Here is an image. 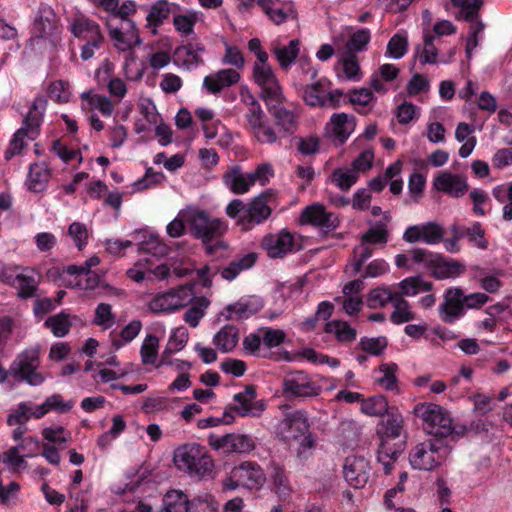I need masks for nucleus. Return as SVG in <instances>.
<instances>
[{
	"label": "nucleus",
	"mask_w": 512,
	"mask_h": 512,
	"mask_svg": "<svg viewBox=\"0 0 512 512\" xmlns=\"http://www.w3.org/2000/svg\"><path fill=\"white\" fill-rule=\"evenodd\" d=\"M377 427V435L381 439L377 451V460L382 463L384 472L390 473L392 464L402 454L406 446L403 417L395 408H391Z\"/></svg>",
	"instance_id": "nucleus-1"
},
{
	"label": "nucleus",
	"mask_w": 512,
	"mask_h": 512,
	"mask_svg": "<svg viewBox=\"0 0 512 512\" xmlns=\"http://www.w3.org/2000/svg\"><path fill=\"white\" fill-rule=\"evenodd\" d=\"M187 223L191 234L202 241L208 255L227 249V243L219 239L227 230L223 220L211 218L204 210H192L188 215Z\"/></svg>",
	"instance_id": "nucleus-2"
},
{
	"label": "nucleus",
	"mask_w": 512,
	"mask_h": 512,
	"mask_svg": "<svg viewBox=\"0 0 512 512\" xmlns=\"http://www.w3.org/2000/svg\"><path fill=\"white\" fill-rule=\"evenodd\" d=\"M279 433L285 443L297 444L298 457L306 459L309 456L315 442L304 410H297L286 416L279 424Z\"/></svg>",
	"instance_id": "nucleus-3"
},
{
	"label": "nucleus",
	"mask_w": 512,
	"mask_h": 512,
	"mask_svg": "<svg viewBox=\"0 0 512 512\" xmlns=\"http://www.w3.org/2000/svg\"><path fill=\"white\" fill-rule=\"evenodd\" d=\"M174 463L179 470L198 479L211 474L214 462L204 447L197 443L185 444L174 452Z\"/></svg>",
	"instance_id": "nucleus-4"
},
{
	"label": "nucleus",
	"mask_w": 512,
	"mask_h": 512,
	"mask_svg": "<svg viewBox=\"0 0 512 512\" xmlns=\"http://www.w3.org/2000/svg\"><path fill=\"white\" fill-rule=\"evenodd\" d=\"M450 452L447 440L429 438L410 451L409 462L414 469L431 471L442 465Z\"/></svg>",
	"instance_id": "nucleus-5"
},
{
	"label": "nucleus",
	"mask_w": 512,
	"mask_h": 512,
	"mask_svg": "<svg viewBox=\"0 0 512 512\" xmlns=\"http://www.w3.org/2000/svg\"><path fill=\"white\" fill-rule=\"evenodd\" d=\"M46 106L47 100L45 98L37 97L34 100L28 114L23 120L22 127L14 133L9 147L4 153L6 160H10L24 149L26 146L24 142L25 137H29L33 140L39 134V127Z\"/></svg>",
	"instance_id": "nucleus-6"
},
{
	"label": "nucleus",
	"mask_w": 512,
	"mask_h": 512,
	"mask_svg": "<svg viewBox=\"0 0 512 512\" xmlns=\"http://www.w3.org/2000/svg\"><path fill=\"white\" fill-rule=\"evenodd\" d=\"M413 413L423 421L424 430L432 438L447 440V437L452 434V418L442 406L434 403H419L414 407Z\"/></svg>",
	"instance_id": "nucleus-7"
},
{
	"label": "nucleus",
	"mask_w": 512,
	"mask_h": 512,
	"mask_svg": "<svg viewBox=\"0 0 512 512\" xmlns=\"http://www.w3.org/2000/svg\"><path fill=\"white\" fill-rule=\"evenodd\" d=\"M39 365V348L33 347L19 354L11 364L9 371L13 377L25 381L31 386H38L45 380L44 376L37 372Z\"/></svg>",
	"instance_id": "nucleus-8"
},
{
	"label": "nucleus",
	"mask_w": 512,
	"mask_h": 512,
	"mask_svg": "<svg viewBox=\"0 0 512 512\" xmlns=\"http://www.w3.org/2000/svg\"><path fill=\"white\" fill-rule=\"evenodd\" d=\"M282 390L289 400H305L320 395L322 387L314 382L304 371H295L289 373L284 378Z\"/></svg>",
	"instance_id": "nucleus-9"
},
{
	"label": "nucleus",
	"mask_w": 512,
	"mask_h": 512,
	"mask_svg": "<svg viewBox=\"0 0 512 512\" xmlns=\"http://www.w3.org/2000/svg\"><path fill=\"white\" fill-rule=\"evenodd\" d=\"M194 298V284H186L154 297L149 309L154 313L172 312L186 307Z\"/></svg>",
	"instance_id": "nucleus-10"
},
{
	"label": "nucleus",
	"mask_w": 512,
	"mask_h": 512,
	"mask_svg": "<svg viewBox=\"0 0 512 512\" xmlns=\"http://www.w3.org/2000/svg\"><path fill=\"white\" fill-rule=\"evenodd\" d=\"M257 392L254 385L245 386L244 391L234 395L236 404H229L228 409L241 417H260L266 409L264 400L256 401Z\"/></svg>",
	"instance_id": "nucleus-11"
},
{
	"label": "nucleus",
	"mask_w": 512,
	"mask_h": 512,
	"mask_svg": "<svg viewBox=\"0 0 512 512\" xmlns=\"http://www.w3.org/2000/svg\"><path fill=\"white\" fill-rule=\"evenodd\" d=\"M466 313L462 300V289L448 288L443 295V302L439 305L438 314L442 322L453 324Z\"/></svg>",
	"instance_id": "nucleus-12"
},
{
	"label": "nucleus",
	"mask_w": 512,
	"mask_h": 512,
	"mask_svg": "<svg viewBox=\"0 0 512 512\" xmlns=\"http://www.w3.org/2000/svg\"><path fill=\"white\" fill-rule=\"evenodd\" d=\"M343 474L351 487L364 488L370 478L369 462L362 456L347 457L343 466Z\"/></svg>",
	"instance_id": "nucleus-13"
},
{
	"label": "nucleus",
	"mask_w": 512,
	"mask_h": 512,
	"mask_svg": "<svg viewBox=\"0 0 512 512\" xmlns=\"http://www.w3.org/2000/svg\"><path fill=\"white\" fill-rule=\"evenodd\" d=\"M302 225L311 224L324 229L326 232L333 231L339 226L338 217L326 211L320 204H313L303 209L299 219Z\"/></svg>",
	"instance_id": "nucleus-14"
},
{
	"label": "nucleus",
	"mask_w": 512,
	"mask_h": 512,
	"mask_svg": "<svg viewBox=\"0 0 512 512\" xmlns=\"http://www.w3.org/2000/svg\"><path fill=\"white\" fill-rule=\"evenodd\" d=\"M210 445L223 453H249L255 449V442L252 437L246 434H226L220 437L211 436Z\"/></svg>",
	"instance_id": "nucleus-15"
},
{
	"label": "nucleus",
	"mask_w": 512,
	"mask_h": 512,
	"mask_svg": "<svg viewBox=\"0 0 512 512\" xmlns=\"http://www.w3.org/2000/svg\"><path fill=\"white\" fill-rule=\"evenodd\" d=\"M267 193L256 196L249 204L245 214L238 218V224L248 230L255 224H260L271 215V208L267 205Z\"/></svg>",
	"instance_id": "nucleus-16"
},
{
	"label": "nucleus",
	"mask_w": 512,
	"mask_h": 512,
	"mask_svg": "<svg viewBox=\"0 0 512 512\" xmlns=\"http://www.w3.org/2000/svg\"><path fill=\"white\" fill-rule=\"evenodd\" d=\"M234 477L241 478L242 486L250 490H259L266 482V475L263 469L254 461H244L235 466Z\"/></svg>",
	"instance_id": "nucleus-17"
},
{
	"label": "nucleus",
	"mask_w": 512,
	"mask_h": 512,
	"mask_svg": "<svg viewBox=\"0 0 512 512\" xmlns=\"http://www.w3.org/2000/svg\"><path fill=\"white\" fill-rule=\"evenodd\" d=\"M433 187L455 198L462 197L469 188L465 176L451 172H441L435 177Z\"/></svg>",
	"instance_id": "nucleus-18"
},
{
	"label": "nucleus",
	"mask_w": 512,
	"mask_h": 512,
	"mask_svg": "<svg viewBox=\"0 0 512 512\" xmlns=\"http://www.w3.org/2000/svg\"><path fill=\"white\" fill-rule=\"evenodd\" d=\"M262 247L270 258H283L287 253L294 251V238L289 232L278 235H267L262 240Z\"/></svg>",
	"instance_id": "nucleus-19"
},
{
	"label": "nucleus",
	"mask_w": 512,
	"mask_h": 512,
	"mask_svg": "<svg viewBox=\"0 0 512 512\" xmlns=\"http://www.w3.org/2000/svg\"><path fill=\"white\" fill-rule=\"evenodd\" d=\"M250 133L261 144H273L277 141V134L273 127L267 124L265 112H261L246 119Z\"/></svg>",
	"instance_id": "nucleus-20"
},
{
	"label": "nucleus",
	"mask_w": 512,
	"mask_h": 512,
	"mask_svg": "<svg viewBox=\"0 0 512 512\" xmlns=\"http://www.w3.org/2000/svg\"><path fill=\"white\" fill-rule=\"evenodd\" d=\"M429 269L432 270L431 275L434 278L444 280L461 275L465 271V266L459 261L436 253Z\"/></svg>",
	"instance_id": "nucleus-21"
},
{
	"label": "nucleus",
	"mask_w": 512,
	"mask_h": 512,
	"mask_svg": "<svg viewBox=\"0 0 512 512\" xmlns=\"http://www.w3.org/2000/svg\"><path fill=\"white\" fill-rule=\"evenodd\" d=\"M240 80V74L234 69H223L208 75L203 80V86L211 94L220 93L225 87H230Z\"/></svg>",
	"instance_id": "nucleus-22"
},
{
	"label": "nucleus",
	"mask_w": 512,
	"mask_h": 512,
	"mask_svg": "<svg viewBox=\"0 0 512 512\" xmlns=\"http://www.w3.org/2000/svg\"><path fill=\"white\" fill-rule=\"evenodd\" d=\"M330 124L334 139L339 145L345 143L355 128V117L346 113H335L331 116Z\"/></svg>",
	"instance_id": "nucleus-23"
},
{
	"label": "nucleus",
	"mask_w": 512,
	"mask_h": 512,
	"mask_svg": "<svg viewBox=\"0 0 512 512\" xmlns=\"http://www.w3.org/2000/svg\"><path fill=\"white\" fill-rule=\"evenodd\" d=\"M72 34L80 39H104L100 27L94 21L84 17L78 16L71 23Z\"/></svg>",
	"instance_id": "nucleus-24"
},
{
	"label": "nucleus",
	"mask_w": 512,
	"mask_h": 512,
	"mask_svg": "<svg viewBox=\"0 0 512 512\" xmlns=\"http://www.w3.org/2000/svg\"><path fill=\"white\" fill-rule=\"evenodd\" d=\"M163 505L166 512H192L195 502L181 490L173 489L164 495Z\"/></svg>",
	"instance_id": "nucleus-25"
},
{
	"label": "nucleus",
	"mask_w": 512,
	"mask_h": 512,
	"mask_svg": "<svg viewBox=\"0 0 512 512\" xmlns=\"http://www.w3.org/2000/svg\"><path fill=\"white\" fill-rule=\"evenodd\" d=\"M250 174H243L237 166L224 174V182L235 194L246 193L254 185Z\"/></svg>",
	"instance_id": "nucleus-26"
},
{
	"label": "nucleus",
	"mask_w": 512,
	"mask_h": 512,
	"mask_svg": "<svg viewBox=\"0 0 512 512\" xmlns=\"http://www.w3.org/2000/svg\"><path fill=\"white\" fill-rule=\"evenodd\" d=\"M298 92L301 93L304 102L312 107L326 105V97L321 81H316L310 85L295 84Z\"/></svg>",
	"instance_id": "nucleus-27"
},
{
	"label": "nucleus",
	"mask_w": 512,
	"mask_h": 512,
	"mask_svg": "<svg viewBox=\"0 0 512 512\" xmlns=\"http://www.w3.org/2000/svg\"><path fill=\"white\" fill-rule=\"evenodd\" d=\"M258 259V254L256 252H250L236 260L231 261L226 267H224L221 271V276L228 280H234L242 271L247 270L254 266Z\"/></svg>",
	"instance_id": "nucleus-28"
},
{
	"label": "nucleus",
	"mask_w": 512,
	"mask_h": 512,
	"mask_svg": "<svg viewBox=\"0 0 512 512\" xmlns=\"http://www.w3.org/2000/svg\"><path fill=\"white\" fill-rule=\"evenodd\" d=\"M50 171L44 163L30 165L28 175V189L32 192H42L49 181Z\"/></svg>",
	"instance_id": "nucleus-29"
},
{
	"label": "nucleus",
	"mask_w": 512,
	"mask_h": 512,
	"mask_svg": "<svg viewBox=\"0 0 512 512\" xmlns=\"http://www.w3.org/2000/svg\"><path fill=\"white\" fill-rule=\"evenodd\" d=\"M239 330L234 325H225L213 338V343L224 353L231 352L238 343Z\"/></svg>",
	"instance_id": "nucleus-30"
},
{
	"label": "nucleus",
	"mask_w": 512,
	"mask_h": 512,
	"mask_svg": "<svg viewBox=\"0 0 512 512\" xmlns=\"http://www.w3.org/2000/svg\"><path fill=\"white\" fill-rule=\"evenodd\" d=\"M269 113L274 117L276 124L287 134H293L297 130V115L280 105H276L269 110Z\"/></svg>",
	"instance_id": "nucleus-31"
},
{
	"label": "nucleus",
	"mask_w": 512,
	"mask_h": 512,
	"mask_svg": "<svg viewBox=\"0 0 512 512\" xmlns=\"http://www.w3.org/2000/svg\"><path fill=\"white\" fill-rule=\"evenodd\" d=\"M109 36L114 41V46L122 52L133 49L142 43L141 38H136L135 35L129 32H124L121 29H117L111 23H107Z\"/></svg>",
	"instance_id": "nucleus-32"
},
{
	"label": "nucleus",
	"mask_w": 512,
	"mask_h": 512,
	"mask_svg": "<svg viewBox=\"0 0 512 512\" xmlns=\"http://www.w3.org/2000/svg\"><path fill=\"white\" fill-rule=\"evenodd\" d=\"M325 332L333 333L339 342L350 343L356 339L357 331L343 320H332L325 324Z\"/></svg>",
	"instance_id": "nucleus-33"
},
{
	"label": "nucleus",
	"mask_w": 512,
	"mask_h": 512,
	"mask_svg": "<svg viewBox=\"0 0 512 512\" xmlns=\"http://www.w3.org/2000/svg\"><path fill=\"white\" fill-rule=\"evenodd\" d=\"M300 41L293 39L287 46L275 47L272 52L282 69L287 70L296 60L299 54Z\"/></svg>",
	"instance_id": "nucleus-34"
},
{
	"label": "nucleus",
	"mask_w": 512,
	"mask_h": 512,
	"mask_svg": "<svg viewBox=\"0 0 512 512\" xmlns=\"http://www.w3.org/2000/svg\"><path fill=\"white\" fill-rule=\"evenodd\" d=\"M361 411L369 416L383 417L390 409L385 396L375 395L362 400Z\"/></svg>",
	"instance_id": "nucleus-35"
},
{
	"label": "nucleus",
	"mask_w": 512,
	"mask_h": 512,
	"mask_svg": "<svg viewBox=\"0 0 512 512\" xmlns=\"http://www.w3.org/2000/svg\"><path fill=\"white\" fill-rule=\"evenodd\" d=\"M191 303V307L184 314V321L195 328L204 317L205 311L210 305V301L205 296H201L199 298L195 297Z\"/></svg>",
	"instance_id": "nucleus-36"
},
{
	"label": "nucleus",
	"mask_w": 512,
	"mask_h": 512,
	"mask_svg": "<svg viewBox=\"0 0 512 512\" xmlns=\"http://www.w3.org/2000/svg\"><path fill=\"white\" fill-rule=\"evenodd\" d=\"M170 14V3L167 0H158L154 3L146 17L148 26H153V34L157 33L156 28L160 26Z\"/></svg>",
	"instance_id": "nucleus-37"
},
{
	"label": "nucleus",
	"mask_w": 512,
	"mask_h": 512,
	"mask_svg": "<svg viewBox=\"0 0 512 512\" xmlns=\"http://www.w3.org/2000/svg\"><path fill=\"white\" fill-rule=\"evenodd\" d=\"M260 88L261 92L259 97L265 102L268 111L274 108L276 105L283 103L285 98L278 81L260 86Z\"/></svg>",
	"instance_id": "nucleus-38"
},
{
	"label": "nucleus",
	"mask_w": 512,
	"mask_h": 512,
	"mask_svg": "<svg viewBox=\"0 0 512 512\" xmlns=\"http://www.w3.org/2000/svg\"><path fill=\"white\" fill-rule=\"evenodd\" d=\"M394 311L391 313L390 319L394 324H402L415 319V313L410 310V304L401 294L396 296L393 301Z\"/></svg>",
	"instance_id": "nucleus-39"
},
{
	"label": "nucleus",
	"mask_w": 512,
	"mask_h": 512,
	"mask_svg": "<svg viewBox=\"0 0 512 512\" xmlns=\"http://www.w3.org/2000/svg\"><path fill=\"white\" fill-rule=\"evenodd\" d=\"M397 295H399L397 292H391L390 289L386 287L372 289L366 300L367 306L371 309L384 307L390 302L393 303Z\"/></svg>",
	"instance_id": "nucleus-40"
},
{
	"label": "nucleus",
	"mask_w": 512,
	"mask_h": 512,
	"mask_svg": "<svg viewBox=\"0 0 512 512\" xmlns=\"http://www.w3.org/2000/svg\"><path fill=\"white\" fill-rule=\"evenodd\" d=\"M270 478L272 481V490L277 495L280 497H286L289 495L291 489L283 467L275 463L272 464Z\"/></svg>",
	"instance_id": "nucleus-41"
},
{
	"label": "nucleus",
	"mask_w": 512,
	"mask_h": 512,
	"mask_svg": "<svg viewBox=\"0 0 512 512\" xmlns=\"http://www.w3.org/2000/svg\"><path fill=\"white\" fill-rule=\"evenodd\" d=\"M55 17L56 15L51 7L44 5L39 8L34 25L41 36L49 34L53 29Z\"/></svg>",
	"instance_id": "nucleus-42"
},
{
	"label": "nucleus",
	"mask_w": 512,
	"mask_h": 512,
	"mask_svg": "<svg viewBox=\"0 0 512 512\" xmlns=\"http://www.w3.org/2000/svg\"><path fill=\"white\" fill-rule=\"evenodd\" d=\"M174 55L178 61L182 62V65L187 69L197 66L203 63V59L194 49V45L189 43L176 48Z\"/></svg>",
	"instance_id": "nucleus-43"
},
{
	"label": "nucleus",
	"mask_w": 512,
	"mask_h": 512,
	"mask_svg": "<svg viewBox=\"0 0 512 512\" xmlns=\"http://www.w3.org/2000/svg\"><path fill=\"white\" fill-rule=\"evenodd\" d=\"M433 41L434 36L427 33L424 35V46L422 52L420 53V45H417L416 47L414 58L419 57L422 65L435 64L437 62L438 49L435 47Z\"/></svg>",
	"instance_id": "nucleus-44"
},
{
	"label": "nucleus",
	"mask_w": 512,
	"mask_h": 512,
	"mask_svg": "<svg viewBox=\"0 0 512 512\" xmlns=\"http://www.w3.org/2000/svg\"><path fill=\"white\" fill-rule=\"evenodd\" d=\"M330 180L342 191H348L358 180V174L354 170H333Z\"/></svg>",
	"instance_id": "nucleus-45"
},
{
	"label": "nucleus",
	"mask_w": 512,
	"mask_h": 512,
	"mask_svg": "<svg viewBox=\"0 0 512 512\" xmlns=\"http://www.w3.org/2000/svg\"><path fill=\"white\" fill-rule=\"evenodd\" d=\"M44 325L50 328L56 337H64L71 327L69 315L64 312L48 317Z\"/></svg>",
	"instance_id": "nucleus-46"
},
{
	"label": "nucleus",
	"mask_w": 512,
	"mask_h": 512,
	"mask_svg": "<svg viewBox=\"0 0 512 512\" xmlns=\"http://www.w3.org/2000/svg\"><path fill=\"white\" fill-rule=\"evenodd\" d=\"M158 346L159 339L157 336L153 334L146 336L140 349L143 364L147 365L155 363L158 356Z\"/></svg>",
	"instance_id": "nucleus-47"
},
{
	"label": "nucleus",
	"mask_w": 512,
	"mask_h": 512,
	"mask_svg": "<svg viewBox=\"0 0 512 512\" xmlns=\"http://www.w3.org/2000/svg\"><path fill=\"white\" fill-rule=\"evenodd\" d=\"M359 348L366 353L374 356L381 355L388 346V340L385 336L362 337L358 344Z\"/></svg>",
	"instance_id": "nucleus-48"
},
{
	"label": "nucleus",
	"mask_w": 512,
	"mask_h": 512,
	"mask_svg": "<svg viewBox=\"0 0 512 512\" xmlns=\"http://www.w3.org/2000/svg\"><path fill=\"white\" fill-rule=\"evenodd\" d=\"M371 38L370 31L366 28L354 32L346 43L347 53L361 52L365 49Z\"/></svg>",
	"instance_id": "nucleus-49"
},
{
	"label": "nucleus",
	"mask_w": 512,
	"mask_h": 512,
	"mask_svg": "<svg viewBox=\"0 0 512 512\" xmlns=\"http://www.w3.org/2000/svg\"><path fill=\"white\" fill-rule=\"evenodd\" d=\"M408 49V40L405 36L395 34L387 44L386 54L393 59L402 58Z\"/></svg>",
	"instance_id": "nucleus-50"
},
{
	"label": "nucleus",
	"mask_w": 512,
	"mask_h": 512,
	"mask_svg": "<svg viewBox=\"0 0 512 512\" xmlns=\"http://www.w3.org/2000/svg\"><path fill=\"white\" fill-rule=\"evenodd\" d=\"M18 296L27 299L34 296L37 290V282L33 276L17 274L16 285Z\"/></svg>",
	"instance_id": "nucleus-51"
},
{
	"label": "nucleus",
	"mask_w": 512,
	"mask_h": 512,
	"mask_svg": "<svg viewBox=\"0 0 512 512\" xmlns=\"http://www.w3.org/2000/svg\"><path fill=\"white\" fill-rule=\"evenodd\" d=\"M240 99L241 102L245 104L247 107V112L245 114L246 119L263 112V109L259 101L255 98V96L250 92V90L246 86H242L240 88Z\"/></svg>",
	"instance_id": "nucleus-52"
},
{
	"label": "nucleus",
	"mask_w": 512,
	"mask_h": 512,
	"mask_svg": "<svg viewBox=\"0 0 512 512\" xmlns=\"http://www.w3.org/2000/svg\"><path fill=\"white\" fill-rule=\"evenodd\" d=\"M165 175L162 172L154 171L153 168H147L145 175L134 182L133 187L135 191H143L153 184L160 183L164 180Z\"/></svg>",
	"instance_id": "nucleus-53"
},
{
	"label": "nucleus",
	"mask_w": 512,
	"mask_h": 512,
	"mask_svg": "<svg viewBox=\"0 0 512 512\" xmlns=\"http://www.w3.org/2000/svg\"><path fill=\"white\" fill-rule=\"evenodd\" d=\"M20 449H24V444L11 447L7 452L0 455V459L3 463L17 470L27 464L24 457L20 455Z\"/></svg>",
	"instance_id": "nucleus-54"
},
{
	"label": "nucleus",
	"mask_w": 512,
	"mask_h": 512,
	"mask_svg": "<svg viewBox=\"0 0 512 512\" xmlns=\"http://www.w3.org/2000/svg\"><path fill=\"white\" fill-rule=\"evenodd\" d=\"M196 21L197 13L190 12L186 15H176L173 19V24L178 32L189 35L193 33Z\"/></svg>",
	"instance_id": "nucleus-55"
},
{
	"label": "nucleus",
	"mask_w": 512,
	"mask_h": 512,
	"mask_svg": "<svg viewBox=\"0 0 512 512\" xmlns=\"http://www.w3.org/2000/svg\"><path fill=\"white\" fill-rule=\"evenodd\" d=\"M341 61L346 78L350 80H359L361 77V70L357 56L353 53H346V56Z\"/></svg>",
	"instance_id": "nucleus-56"
},
{
	"label": "nucleus",
	"mask_w": 512,
	"mask_h": 512,
	"mask_svg": "<svg viewBox=\"0 0 512 512\" xmlns=\"http://www.w3.org/2000/svg\"><path fill=\"white\" fill-rule=\"evenodd\" d=\"M42 436L48 442L61 445L69 440L70 433L62 426L46 427L42 430Z\"/></svg>",
	"instance_id": "nucleus-57"
},
{
	"label": "nucleus",
	"mask_w": 512,
	"mask_h": 512,
	"mask_svg": "<svg viewBox=\"0 0 512 512\" xmlns=\"http://www.w3.org/2000/svg\"><path fill=\"white\" fill-rule=\"evenodd\" d=\"M260 330L263 332L262 341L268 348L279 346L286 339V333L281 329L263 327Z\"/></svg>",
	"instance_id": "nucleus-58"
},
{
	"label": "nucleus",
	"mask_w": 512,
	"mask_h": 512,
	"mask_svg": "<svg viewBox=\"0 0 512 512\" xmlns=\"http://www.w3.org/2000/svg\"><path fill=\"white\" fill-rule=\"evenodd\" d=\"M423 234L422 240L427 244H437L439 243L444 235L443 229L440 225L435 222H428L422 225Z\"/></svg>",
	"instance_id": "nucleus-59"
},
{
	"label": "nucleus",
	"mask_w": 512,
	"mask_h": 512,
	"mask_svg": "<svg viewBox=\"0 0 512 512\" xmlns=\"http://www.w3.org/2000/svg\"><path fill=\"white\" fill-rule=\"evenodd\" d=\"M68 234L72 237L76 247L82 250L87 244L88 231L86 226L80 222H73L68 228Z\"/></svg>",
	"instance_id": "nucleus-60"
},
{
	"label": "nucleus",
	"mask_w": 512,
	"mask_h": 512,
	"mask_svg": "<svg viewBox=\"0 0 512 512\" xmlns=\"http://www.w3.org/2000/svg\"><path fill=\"white\" fill-rule=\"evenodd\" d=\"M31 410L32 408L26 403H20L18 408L13 413L8 415V425H25L32 417Z\"/></svg>",
	"instance_id": "nucleus-61"
},
{
	"label": "nucleus",
	"mask_w": 512,
	"mask_h": 512,
	"mask_svg": "<svg viewBox=\"0 0 512 512\" xmlns=\"http://www.w3.org/2000/svg\"><path fill=\"white\" fill-rule=\"evenodd\" d=\"M397 369L398 366L395 363L381 364L379 370L383 372L384 375L383 377L378 379V383L383 385L387 390H393L397 382V378L395 375Z\"/></svg>",
	"instance_id": "nucleus-62"
},
{
	"label": "nucleus",
	"mask_w": 512,
	"mask_h": 512,
	"mask_svg": "<svg viewBox=\"0 0 512 512\" xmlns=\"http://www.w3.org/2000/svg\"><path fill=\"white\" fill-rule=\"evenodd\" d=\"M49 97L58 103H67L70 93L66 89V83L62 80L52 82L48 87Z\"/></svg>",
	"instance_id": "nucleus-63"
},
{
	"label": "nucleus",
	"mask_w": 512,
	"mask_h": 512,
	"mask_svg": "<svg viewBox=\"0 0 512 512\" xmlns=\"http://www.w3.org/2000/svg\"><path fill=\"white\" fill-rule=\"evenodd\" d=\"M111 305L107 303H100L95 310V318L93 323L96 325L104 326L109 328L112 323L114 316L111 311Z\"/></svg>",
	"instance_id": "nucleus-64"
}]
</instances>
